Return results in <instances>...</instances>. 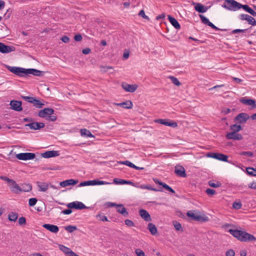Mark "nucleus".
I'll return each mask as SVG.
<instances>
[{"instance_id":"35","label":"nucleus","mask_w":256,"mask_h":256,"mask_svg":"<svg viewBox=\"0 0 256 256\" xmlns=\"http://www.w3.org/2000/svg\"><path fill=\"white\" fill-rule=\"evenodd\" d=\"M18 218V214L15 212H10L8 215V220L12 222H16Z\"/></svg>"},{"instance_id":"53","label":"nucleus","mask_w":256,"mask_h":256,"mask_svg":"<svg viewBox=\"0 0 256 256\" xmlns=\"http://www.w3.org/2000/svg\"><path fill=\"white\" fill-rule=\"evenodd\" d=\"M234 255H235V252L232 249L228 250L226 252V256H234Z\"/></svg>"},{"instance_id":"38","label":"nucleus","mask_w":256,"mask_h":256,"mask_svg":"<svg viewBox=\"0 0 256 256\" xmlns=\"http://www.w3.org/2000/svg\"><path fill=\"white\" fill-rule=\"evenodd\" d=\"M118 163L119 164H124V165L128 166H130V168H135L134 167L135 165L128 160L118 161Z\"/></svg>"},{"instance_id":"3","label":"nucleus","mask_w":256,"mask_h":256,"mask_svg":"<svg viewBox=\"0 0 256 256\" xmlns=\"http://www.w3.org/2000/svg\"><path fill=\"white\" fill-rule=\"evenodd\" d=\"M186 216L190 218L192 220L197 222H204L208 221V219L204 214L201 216L197 214H195L192 210L188 211L186 213Z\"/></svg>"},{"instance_id":"51","label":"nucleus","mask_w":256,"mask_h":256,"mask_svg":"<svg viewBox=\"0 0 256 256\" xmlns=\"http://www.w3.org/2000/svg\"><path fill=\"white\" fill-rule=\"evenodd\" d=\"M135 252L137 256H145L144 252L140 248H137L135 250Z\"/></svg>"},{"instance_id":"18","label":"nucleus","mask_w":256,"mask_h":256,"mask_svg":"<svg viewBox=\"0 0 256 256\" xmlns=\"http://www.w3.org/2000/svg\"><path fill=\"white\" fill-rule=\"evenodd\" d=\"M78 182V180L69 179L62 181L60 183V185L62 187H66L70 186H74Z\"/></svg>"},{"instance_id":"19","label":"nucleus","mask_w":256,"mask_h":256,"mask_svg":"<svg viewBox=\"0 0 256 256\" xmlns=\"http://www.w3.org/2000/svg\"><path fill=\"white\" fill-rule=\"evenodd\" d=\"M42 72L34 68H25L24 76H28L30 74L35 76H40L42 75Z\"/></svg>"},{"instance_id":"62","label":"nucleus","mask_w":256,"mask_h":256,"mask_svg":"<svg viewBox=\"0 0 256 256\" xmlns=\"http://www.w3.org/2000/svg\"><path fill=\"white\" fill-rule=\"evenodd\" d=\"M82 38L80 34H76L74 36V39L76 42H80L82 40Z\"/></svg>"},{"instance_id":"10","label":"nucleus","mask_w":256,"mask_h":256,"mask_svg":"<svg viewBox=\"0 0 256 256\" xmlns=\"http://www.w3.org/2000/svg\"><path fill=\"white\" fill-rule=\"evenodd\" d=\"M154 122L172 128H176L178 126V124L176 122L168 121V120L166 119H156L154 120Z\"/></svg>"},{"instance_id":"39","label":"nucleus","mask_w":256,"mask_h":256,"mask_svg":"<svg viewBox=\"0 0 256 256\" xmlns=\"http://www.w3.org/2000/svg\"><path fill=\"white\" fill-rule=\"evenodd\" d=\"M230 130L235 132H238L242 130V127L240 125L237 124H232L230 126Z\"/></svg>"},{"instance_id":"42","label":"nucleus","mask_w":256,"mask_h":256,"mask_svg":"<svg viewBox=\"0 0 256 256\" xmlns=\"http://www.w3.org/2000/svg\"><path fill=\"white\" fill-rule=\"evenodd\" d=\"M169 78L171 80L172 82L176 86H179L181 83L179 82L178 79L174 76H170Z\"/></svg>"},{"instance_id":"40","label":"nucleus","mask_w":256,"mask_h":256,"mask_svg":"<svg viewBox=\"0 0 256 256\" xmlns=\"http://www.w3.org/2000/svg\"><path fill=\"white\" fill-rule=\"evenodd\" d=\"M246 172L248 175L256 176V168H246Z\"/></svg>"},{"instance_id":"64","label":"nucleus","mask_w":256,"mask_h":256,"mask_svg":"<svg viewBox=\"0 0 256 256\" xmlns=\"http://www.w3.org/2000/svg\"><path fill=\"white\" fill-rule=\"evenodd\" d=\"M138 15L140 16H142L143 18H144L145 19H148V16L145 14V12L144 10H141L140 12Z\"/></svg>"},{"instance_id":"2","label":"nucleus","mask_w":256,"mask_h":256,"mask_svg":"<svg viewBox=\"0 0 256 256\" xmlns=\"http://www.w3.org/2000/svg\"><path fill=\"white\" fill-rule=\"evenodd\" d=\"M242 4L234 0H224L222 7L231 11H236L242 8Z\"/></svg>"},{"instance_id":"41","label":"nucleus","mask_w":256,"mask_h":256,"mask_svg":"<svg viewBox=\"0 0 256 256\" xmlns=\"http://www.w3.org/2000/svg\"><path fill=\"white\" fill-rule=\"evenodd\" d=\"M64 229L68 232L72 233L77 230V227L76 226L69 225L65 226Z\"/></svg>"},{"instance_id":"47","label":"nucleus","mask_w":256,"mask_h":256,"mask_svg":"<svg viewBox=\"0 0 256 256\" xmlns=\"http://www.w3.org/2000/svg\"><path fill=\"white\" fill-rule=\"evenodd\" d=\"M162 186L164 188H165L166 190L169 191L172 194L175 193V191L172 188H171L170 186H169L168 184H166L164 183L162 185Z\"/></svg>"},{"instance_id":"27","label":"nucleus","mask_w":256,"mask_h":256,"mask_svg":"<svg viewBox=\"0 0 256 256\" xmlns=\"http://www.w3.org/2000/svg\"><path fill=\"white\" fill-rule=\"evenodd\" d=\"M168 19L172 26L176 29L179 30L180 28V26L178 22V20L174 17L170 15L168 16Z\"/></svg>"},{"instance_id":"15","label":"nucleus","mask_w":256,"mask_h":256,"mask_svg":"<svg viewBox=\"0 0 256 256\" xmlns=\"http://www.w3.org/2000/svg\"><path fill=\"white\" fill-rule=\"evenodd\" d=\"M122 86L126 92H134L138 88L136 84H130L126 82L122 83Z\"/></svg>"},{"instance_id":"14","label":"nucleus","mask_w":256,"mask_h":256,"mask_svg":"<svg viewBox=\"0 0 256 256\" xmlns=\"http://www.w3.org/2000/svg\"><path fill=\"white\" fill-rule=\"evenodd\" d=\"M15 48L12 46H8L4 43L0 42V52L3 54L9 53L14 51Z\"/></svg>"},{"instance_id":"60","label":"nucleus","mask_w":256,"mask_h":256,"mask_svg":"<svg viewBox=\"0 0 256 256\" xmlns=\"http://www.w3.org/2000/svg\"><path fill=\"white\" fill-rule=\"evenodd\" d=\"M125 224L128 226H134V222L128 219L125 220Z\"/></svg>"},{"instance_id":"16","label":"nucleus","mask_w":256,"mask_h":256,"mask_svg":"<svg viewBox=\"0 0 256 256\" xmlns=\"http://www.w3.org/2000/svg\"><path fill=\"white\" fill-rule=\"evenodd\" d=\"M174 172L178 176L182 178H186V170L182 166L178 165L176 166L175 167Z\"/></svg>"},{"instance_id":"6","label":"nucleus","mask_w":256,"mask_h":256,"mask_svg":"<svg viewBox=\"0 0 256 256\" xmlns=\"http://www.w3.org/2000/svg\"><path fill=\"white\" fill-rule=\"evenodd\" d=\"M22 98L28 102L33 104L34 106L37 108H42L44 105V104L42 103L40 100H37L36 98L34 97L22 96Z\"/></svg>"},{"instance_id":"34","label":"nucleus","mask_w":256,"mask_h":256,"mask_svg":"<svg viewBox=\"0 0 256 256\" xmlns=\"http://www.w3.org/2000/svg\"><path fill=\"white\" fill-rule=\"evenodd\" d=\"M148 229L150 230L152 235H155L158 232L156 227L152 223H149L148 224Z\"/></svg>"},{"instance_id":"32","label":"nucleus","mask_w":256,"mask_h":256,"mask_svg":"<svg viewBox=\"0 0 256 256\" xmlns=\"http://www.w3.org/2000/svg\"><path fill=\"white\" fill-rule=\"evenodd\" d=\"M80 134L82 136L90 138L94 137V136L86 128H82L80 130Z\"/></svg>"},{"instance_id":"46","label":"nucleus","mask_w":256,"mask_h":256,"mask_svg":"<svg viewBox=\"0 0 256 256\" xmlns=\"http://www.w3.org/2000/svg\"><path fill=\"white\" fill-rule=\"evenodd\" d=\"M242 204L240 202H234L232 204V207L234 208L236 210H239L241 208Z\"/></svg>"},{"instance_id":"12","label":"nucleus","mask_w":256,"mask_h":256,"mask_svg":"<svg viewBox=\"0 0 256 256\" xmlns=\"http://www.w3.org/2000/svg\"><path fill=\"white\" fill-rule=\"evenodd\" d=\"M249 118L250 116L247 114L242 112L235 117L234 120L237 121L240 124H244L245 123Z\"/></svg>"},{"instance_id":"26","label":"nucleus","mask_w":256,"mask_h":256,"mask_svg":"<svg viewBox=\"0 0 256 256\" xmlns=\"http://www.w3.org/2000/svg\"><path fill=\"white\" fill-rule=\"evenodd\" d=\"M116 210L118 212L120 213L124 216L126 217L128 215V212L126 209L122 204H118V206H116Z\"/></svg>"},{"instance_id":"25","label":"nucleus","mask_w":256,"mask_h":256,"mask_svg":"<svg viewBox=\"0 0 256 256\" xmlns=\"http://www.w3.org/2000/svg\"><path fill=\"white\" fill-rule=\"evenodd\" d=\"M36 185L38 188V191L40 192H45L49 188V184L46 182H37Z\"/></svg>"},{"instance_id":"55","label":"nucleus","mask_w":256,"mask_h":256,"mask_svg":"<svg viewBox=\"0 0 256 256\" xmlns=\"http://www.w3.org/2000/svg\"><path fill=\"white\" fill-rule=\"evenodd\" d=\"M12 13V10L10 9H8L6 10V12L4 14V17H5V18L6 19L9 18L10 16Z\"/></svg>"},{"instance_id":"1","label":"nucleus","mask_w":256,"mask_h":256,"mask_svg":"<svg viewBox=\"0 0 256 256\" xmlns=\"http://www.w3.org/2000/svg\"><path fill=\"white\" fill-rule=\"evenodd\" d=\"M228 232L234 238L241 242H252L256 240V238L253 235L245 231L230 229Z\"/></svg>"},{"instance_id":"54","label":"nucleus","mask_w":256,"mask_h":256,"mask_svg":"<svg viewBox=\"0 0 256 256\" xmlns=\"http://www.w3.org/2000/svg\"><path fill=\"white\" fill-rule=\"evenodd\" d=\"M26 223V219L24 217L22 216L18 219V224L20 226L25 224Z\"/></svg>"},{"instance_id":"57","label":"nucleus","mask_w":256,"mask_h":256,"mask_svg":"<svg viewBox=\"0 0 256 256\" xmlns=\"http://www.w3.org/2000/svg\"><path fill=\"white\" fill-rule=\"evenodd\" d=\"M46 119L48 120L49 121L54 122L56 120L57 117L56 116L53 115L52 114V115H49V116Z\"/></svg>"},{"instance_id":"58","label":"nucleus","mask_w":256,"mask_h":256,"mask_svg":"<svg viewBox=\"0 0 256 256\" xmlns=\"http://www.w3.org/2000/svg\"><path fill=\"white\" fill-rule=\"evenodd\" d=\"M248 16L247 14H240L239 15L238 18L242 20H247Z\"/></svg>"},{"instance_id":"4","label":"nucleus","mask_w":256,"mask_h":256,"mask_svg":"<svg viewBox=\"0 0 256 256\" xmlns=\"http://www.w3.org/2000/svg\"><path fill=\"white\" fill-rule=\"evenodd\" d=\"M6 67L8 70L18 76H24V68L16 66H6Z\"/></svg>"},{"instance_id":"63","label":"nucleus","mask_w":256,"mask_h":256,"mask_svg":"<svg viewBox=\"0 0 256 256\" xmlns=\"http://www.w3.org/2000/svg\"><path fill=\"white\" fill-rule=\"evenodd\" d=\"M0 178L3 180L6 181L8 184L12 181V179H10L6 176H0Z\"/></svg>"},{"instance_id":"61","label":"nucleus","mask_w":256,"mask_h":256,"mask_svg":"<svg viewBox=\"0 0 256 256\" xmlns=\"http://www.w3.org/2000/svg\"><path fill=\"white\" fill-rule=\"evenodd\" d=\"M218 153H215V152L209 153L208 154V156L209 157L218 160Z\"/></svg>"},{"instance_id":"43","label":"nucleus","mask_w":256,"mask_h":256,"mask_svg":"<svg viewBox=\"0 0 256 256\" xmlns=\"http://www.w3.org/2000/svg\"><path fill=\"white\" fill-rule=\"evenodd\" d=\"M246 21L250 24H251L253 26H256V20L252 16H248Z\"/></svg>"},{"instance_id":"11","label":"nucleus","mask_w":256,"mask_h":256,"mask_svg":"<svg viewBox=\"0 0 256 256\" xmlns=\"http://www.w3.org/2000/svg\"><path fill=\"white\" fill-rule=\"evenodd\" d=\"M44 126L45 124L44 123L38 122H32L25 124V126H28L30 129L33 130H39L44 128Z\"/></svg>"},{"instance_id":"59","label":"nucleus","mask_w":256,"mask_h":256,"mask_svg":"<svg viewBox=\"0 0 256 256\" xmlns=\"http://www.w3.org/2000/svg\"><path fill=\"white\" fill-rule=\"evenodd\" d=\"M246 30H247L246 29H244V30L236 29V30H233L232 32V34H237L238 32H245Z\"/></svg>"},{"instance_id":"7","label":"nucleus","mask_w":256,"mask_h":256,"mask_svg":"<svg viewBox=\"0 0 256 256\" xmlns=\"http://www.w3.org/2000/svg\"><path fill=\"white\" fill-rule=\"evenodd\" d=\"M36 155L34 153L23 152L18 154L16 155V158L20 160H32L35 158Z\"/></svg>"},{"instance_id":"33","label":"nucleus","mask_w":256,"mask_h":256,"mask_svg":"<svg viewBox=\"0 0 256 256\" xmlns=\"http://www.w3.org/2000/svg\"><path fill=\"white\" fill-rule=\"evenodd\" d=\"M242 8L245 11L250 14L252 16H256V12L252 8H250L248 5L242 4Z\"/></svg>"},{"instance_id":"48","label":"nucleus","mask_w":256,"mask_h":256,"mask_svg":"<svg viewBox=\"0 0 256 256\" xmlns=\"http://www.w3.org/2000/svg\"><path fill=\"white\" fill-rule=\"evenodd\" d=\"M200 20H202V22L204 23L205 24H208V22H210V20L208 18H207L206 16H204L203 15H200Z\"/></svg>"},{"instance_id":"8","label":"nucleus","mask_w":256,"mask_h":256,"mask_svg":"<svg viewBox=\"0 0 256 256\" xmlns=\"http://www.w3.org/2000/svg\"><path fill=\"white\" fill-rule=\"evenodd\" d=\"M54 110L52 108H46L40 110L38 112V116L40 118H47L49 115H52L54 114Z\"/></svg>"},{"instance_id":"37","label":"nucleus","mask_w":256,"mask_h":256,"mask_svg":"<svg viewBox=\"0 0 256 256\" xmlns=\"http://www.w3.org/2000/svg\"><path fill=\"white\" fill-rule=\"evenodd\" d=\"M208 184L212 188H218L222 186V184L220 182H214V180H210L208 182Z\"/></svg>"},{"instance_id":"28","label":"nucleus","mask_w":256,"mask_h":256,"mask_svg":"<svg viewBox=\"0 0 256 256\" xmlns=\"http://www.w3.org/2000/svg\"><path fill=\"white\" fill-rule=\"evenodd\" d=\"M115 104L127 109L132 108L133 106L132 102L130 100H127L122 103Z\"/></svg>"},{"instance_id":"5","label":"nucleus","mask_w":256,"mask_h":256,"mask_svg":"<svg viewBox=\"0 0 256 256\" xmlns=\"http://www.w3.org/2000/svg\"><path fill=\"white\" fill-rule=\"evenodd\" d=\"M110 183L105 182L99 180H92L80 182L78 186H95V185H102V184H109Z\"/></svg>"},{"instance_id":"44","label":"nucleus","mask_w":256,"mask_h":256,"mask_svg":"<svg viewBox=\"0 0 256 256\" xmlns=\"http://www.w3.org/2000/svg\"><path fill=\"white\" fill-rule=\"evenodd\" d=\"M240 154L241 156H246L248 157H252L254 156V153L252 152L248 151V152H242L240 153Z\"/></svg>"},{"instance_id":"52","label":"nucleus","mask_w":256,"mask_h":256,"mask_svg":"<svg viewBox=\"0 0 256 256\" xmlns=\"http://www.w3.org/2000/svg\"><path fill=\"white\" fill-rule=\"evenodd\" d=\"M206 192L208 196H212L216 194V191L214 190L209 188L206 190Z\"/></svg>"},{"instance_id":"22","label":"nucleus","mask_w":256,"mask_h":256,"mask_svg":"<svg viewBox=\"0 0 256 256\" xmlns=\"http://www.w3.org/2000/svg\"><path fill=\"white\" fill-rule=\"evenodd\" d=\"M42 226L53 233H57L59 230V228L57 226L52 224H45L42 225Z\"/></svg>"},{"instance_id":"23","label":"nucleus","mask_w":256,"mask_h":256,"mask_svg":"<svg viewBox=\"0 0 256 256\" xmlns=\"http://www.w3.org/2000/svg\"><path fill=\"white\" fill-rule=\"evenodd\" d=\"M140 216L146 222H150L152 219L150 214L145 210L141 209L139 211Z\"/></svg>"},{"instance_id":"17","label":"nucleus","mask_w":256,"mask_h":256,"mask_svg":"<svg viewBox=\"0 0 256 256\" xmlns=\"http://www.w3.org/2000/svg\"><path fill=\"white\" fill-rule=\"evenodd\" d=\"M10 106L12 110L17 112H20L22 110L21 102L12 100L10 102Z\"/></svg>"},{"instance_id":"24","label":"nucleus","mask_w":256,"mask_h":256,"mask_svg":"<svg viewBox=\"0 0 256 256\" xmlns=\"http://www.w3.org/2000/svg\"><path fill=\"white\" fill-rule=\"evenodd\" d=\"M10 188L12 192L15 194H18L19 190H20V186L16 183V182L12 180L9 184Z\"/></svg>"},{"instance_id":"9","label":"nucleus","mask_w":256,"mask_h":256,"mask_svg":"<svg viewBox=\"0 0 256 256\" xmlns=\"http://www.w3.org/2000/svg\"><path fill=\"white\" fill-rule=\"evenodd\" d=\"M66 206L70 208L76 210H82L86 208V206L82 202L78 201L68 203Z\"/></svg>"},{"instance_id":"49","label":"nucleus","mask_w":256,"mask_h":256,"mask_svg":"<svg viewBox=\"0 0 256 256\" xmlns=\"http://www.w3.org/2000/svg\"><path fill=\"white\" fill-rule=\"evenodd\" d=\"M209 26L211 27L212 28L216 30H222V31H226V30L225 29H220L216 27V26H214L212 22H209L208 24H207Z\"/></svg>"},{"instance_id":"31","label":"nucleus","mask_w":256,"mask_h":256,"mask_svg":"<svg viewBox=\"0 0 256 256\" xmlns=\"http://www.w3.org/2000/svg\"><path fill=\"white\" fill-rule=\"evenodd\" d=\"M196 10L200 13L205 12L208 10L207 7L204 6L202 4L198 3L194 7Z\"/></svg>"},{"instance_id":"29","label":"nucleus","mask_w":256,"mask_h":256,"mask_svg":"<svg viewBox=\"0 0 256 256\" xmlns=\"http://www.w3.org/2000/svg\"><path fill=\"white\" fill-rule=\"evenodd\" d=\"M32 190V186L30 184H22V187H20V190H19V192H28L31 191Z\"/></svg>"},{"instance_id":"13","label":"nucleus","mask_w":256,"mask_h":256,"mask_svg":"<svg viewBox=\"0 0 256 256\" xmlns=\"http://www.w3.org/2000/svg\"><path fill=\"white\" fill-rule=\"evenodd\" d=\"M226 138L228 140H242L243 138V136L241 134L232 131V132L226 134Z\"/></svg>"},{"instance_id":"21","label":"nucleus","mask_w":256,"mask_h":256,"mask_svg":"<svg viewBox=\"0 0 256 256\" xmlns=\"http://www.w3.org/2000/svg\"><path fill=\"white\" fill-rule=\"evenodd\" d=\"M240 102L246 105L252 106V108H256V101L252 99H247L246 98H242L240 100Z\"/></svg>"},{"instance_id":"50","label":"nucleus","mask_w":256,"mask_h":256,"mask_svg":"<svg viewBox=\"0 0 256 256\" xmlns=\"http://www.w3.org/2000/svg\"><path fill=\"white\" fill-rule=\"evenodd\" d=\"M114 182L116 184H128V181L124 180H120V181H118L117 178H114Z\"/></svg>"},{"instance_id":"20","label":"nucleus","mask_w":256,"mask_h":256,"mask_svg":"<svg viewBox=\"0 0 256 256\" xmlns=\"http://www.w3.org/2000/svg\"><path fill=\"white\" fill-rule=\"evenodd\" d=\"M59 155V152L57 150H50L42 154V156L44 158H50L58 156Z\"/></svg>"},{"instance_id":"56","label":"nucleus","mask_w":256,"mask_h":256,"mask_svg":"<svg viewBox=\"0 0 256 256\" xmlns=\"http://www.w3.org/2000/svg\"><path fill=\"white\" fill-rule=\"evenodd\" d=\"M174 226L176 230H180L182 229V225L180 223L176 222L174 224Z\"/></svg>"},{"instance_id":"30","label":"nucleus","mask_w":256,"mask_h":256,"mask_svg":"<svg viewBox=\"0 0 256 256\" xmlns=\"http://www.w3.org/2000/svg\"><path fill=\"white\" fill-rule=\"evenodd\" d=\"M60 249L63 252L66 256H72L71 254L74 253V252L71 250L70 248L66 247L63 245H60L59 246Z\"/></svg>"},{"instance_id":"36","label":"nucleus","mask_w":256,"mask_h":256,"mask_svg":"<svg viewBox=\"0 0 256 256\" xmlns=\"http://www.w3.org/2000/svg\"><path fill=\"white\" fill-rule=\"evenodd\" d=\"M218 160L222 162H228L230 163V162L228 160V156L221 153H218Z\"/></svg>"},{"instance_id":"45","label":"nucleus","mask_w":256,"mask_h":256,"mask_svg":"<svg viewBox=\"0 0 256 256\" xmlns=\"http://www.w3.org/2000/svg\"><path fill=\"white\" fill-rule=\"evenodd\" d=\"M37 201L36 198H30L28 200V204L30 206H33L36 204Z\"/></svg>"}]
</instances>
